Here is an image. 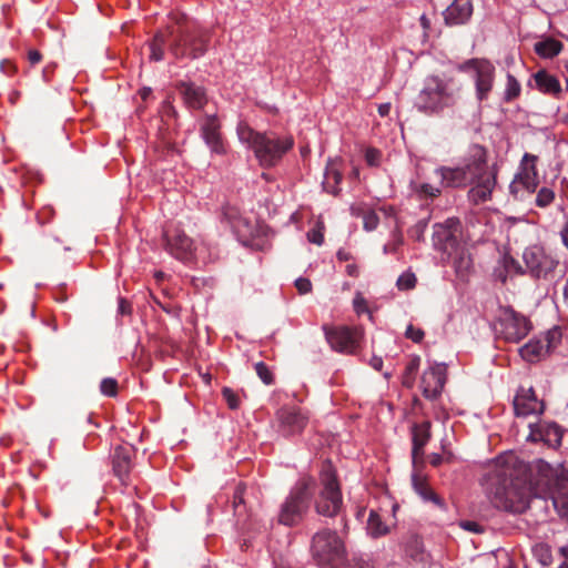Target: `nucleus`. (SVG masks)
I'll use <instances>...</instances> for the list:
<instances>
[{"instance_id":"obj_1","label":"nucleus","mask_w":568,"mask_h":568,"mask_svg":"<svg viewBox=\"0 0 568 568\" xmlns=\"http://www.w3.org/2000/svg\"><path fill=\"white\" fill-rule=\"evenodd\" d=\"M534 466L535 462L528 467L513 454L497 458L489 488V498L496 508L523 513L532 496H542L537 494Z\"/></svg>"},{"instance_id":"obj_2","label":"nucleus","mask_w":568,"mask_h":568,"mask_svg":"<svg viewBox=\"0 0 568 568\" xmlns=\"http://www.w3.org/2000/svg\"><path fill=\"white\" fill-rule=\"evenodd\" d=\"M442 187H465L473 183L468 196L475 204L491 197L497 183L496 168H488L487 150L480 144H471L463 158V165L456 168L440 166L436 170Z\"/></svg>"},{"instance_id":"obj_3","label":"nucleus","mask_w":568,"mask_h":568,"mask_svg":"<svg viewBox=\"0 0 568 568\" xmlns=\"http://www.w3.org/2000/svg\"><path fill=\"white\" fill-rule=\"evenodd\" d=\"M174 19V26H169L165 31H159L150 42L151 60H163L166 45L176 59L184 57L196 59L205 53L207 34L194 31L184 14H175Z\"/></svg>"},{"instance_id":"obj_4","label":"nucleus","mask_w":568,"mask_h":568,"mask_svg":"<svg viewBox=\"0 0 568 568\" xmlns=\"http://www.w3.org/2000/svg\"><path fill=\"white\" fill-rule=\"evenodd\" d=\"M460 91L462 84L454 77L428 75L415 100V108L426 115L440 114L457 104Z\"/></svg>"},{"instance_id":"obj_5","label":"nucleus","mask_w":568,"mask_h":568,"mask_svg":"<svg viewBox=\"0 0 568 568\" xmlns=\"http://www.w3.org/2000/svg\"><path fill=\"white\" fill-rule=\"evenodd\" d=\"M236 133L240 141L254 152L258 163L265 168L274 166L294 144L291 136L257 132L245 121L239 122Z\"/></svg>"},{"instance_id":"obj_6","label":"nucleus","mask_w":568,"mask_h":568,"mask_svg":"<svg viewBox=\"0 0 568 568\" xmlns=\"http://www.w3.org/2000/svg\"><path fill=\"white\" fill-rule=\"evenodd\" d=\"M537 494L549 497L558 515L568 519V468L538 459L535 462Z\"/></svg>"},{"instance_id":"obj_7","label":"nucleus","mask_w":568,"mask_h":568,"mask_svg":"<svg viewBox=\"0 0 568 568\" xmlns=\"http://www.w3.org/2000/svg\"><path fill=\"white\" fill-rule=\"evenodd\" d=\"M434 246L447 254L456 273L467 274L471 267V257L463 241L462 224L458 219L450 217L434 225Z\"/></svg>"},{"instance_id":"obj_8","label":"nucleus","mask_w":568,"mask_h":568,"mask_svg":"<svg viewBox=\"0 0 568 568\" xmlns=\"http://www.w3.org/2000/svg\"><path fill=\"white\" fill-rule=\"evenodd\" d=\"M316 481L312 476L303 475L291 489L278 513V523L295 526L307 514L314 495Z\"/></svg>"},{"instance_id":"obj_9","label":"nucleus","mask_w":568,"mask_h":568,"mask_svg":"<svg viewBox=\"0 0 568 568\" xmlns=\"http://www.w3.org/2000/svg\"><path fill=\"white\" fill-rule=\"evenodd\" d=\"M311 554L320 566L339 568L345 564L346 548L336 531L322 529L312 538Z\"/></svg>"},{"instance_id":"obj_10","label":"nucleus","mask_w":568,"mask_h":568,"mask_svg":"<svg viewBox=\"0 0 568 568\" xmlns=\"http://www.w3.org/2000/svg\"><path fill=\"white\" fill-rule=\"evenodd\" d=\"M321 489L315 499V510L325 517L337 516L343 507V496L336 471L329 462L320 471Z\"/></svg>"},{"instance_id":"obj_11","label":"nucleus","mask_w":568,"mask_h":568,"mask_svg":"<svg viewBox=\"0 0 568 568\" xmlns=\"http://www.w3.org/2000/svg\"><path fill=\"white\" fill-rule=\"evenodd\" d=\"M495 328L505 341L518 343L528 335L531 325L526 316L504 307L499 311Z\"/></svg>"},{"instance_id":"obj_12","label":"nucleus","mask_w":568,"mask_h":568,"mask_svg":"<svg viewBox=\"0 0 568 568\" xmlns=\"http://www.w3.org/2000/svg\"><path fill=\"white\" fill-rule=\"evenodd\" d=\"M562 338L561 329L555 326L547 331L544 335L530 339L527 344L519 348L523 359L529 363L541 361L551 353L560 344Z\"/></svg>"},{"instance_id":"obj_13","label":"nucleus","mask_w":568,"mask_h":568,"mask_svg":"<svg viewBox=\"0 0 568 568\" xmlns=\"http://www.w3.org/2000/svg\"><path fill=\"white\" fill-rule=\"evenodd\" d=\"M326 341L333 349L344 354H354L359 347L363 329L357 326H324Z\"/></svg>"},{"instance_id":"obj_14","label":"nucleus","mask_w":568,"mask_h":568,"mask_svg":"<svg viewBox=\"0 0 568 568\" xmlns=\"http://www.w3.org/2000/svg\"><path fill=\"white\" fill-rule=\"evenodd\" d=\"M523 261L527 272L536 278L547 277L558 265V261L538 244L529 245L524 250Z\"/></svg>"},{"instance_id":"obj_15","label":"nucleus","mask_w":568,"mask_h":568,"mask_svg":"<svg viewBox=\"0 0 568 568\" xmlns=\"http://www.w3.org/2000/svg\"><path fill=\"white\" fill-rule=\"evenodd\" d=\"M163 237L166 251L174 257L189 261L195 252L194 241L186 235L179 224H169L163 230Z\"/></svg>"},{"instance_id":"obj_16","label":"nucleus","mask_w":568,"mask_h":568,"mask_svg":"<svg viewBox=\"0 0 568 568\" xmlns=\"http://www.w3.org/2000/svg\"><path fill=\"white\" fill-rule=\"evenodd\" d=\"M462 70L473 69L476 73V94L479 101L486 100L493 89L495 67L486 59H469L460 67Z\"/></svg>"},{"instance_id":"obj_17","label":"nucleus","mask_w":568,"mask_h":568,"mask_svg":"<svg viewBox=\"0 0 568 568\" xmlns=\"http://www.w3.org/2000/svg\"><path fill=\"white\" fill-rule=\"evenodd\" d=\"M538 156L525 153L520 163V169L515 180L510 184V192L516 195L519 191V186H523L529 193H534L539 184L538 171L536 163Z\"/></svg>"},{"instance_id":"obj_18","label":"nucleus","mask_w":568,"mask_h":568,"mask_svg":"<svg viewBox=\"0 0 568 568\" xmlns=\"http://www.w3.org/2000/svg\"><path fill=\"white\" fill-rule=\"evenodd\" d=\"M200 131L213 154H226L227 145L221 133V123L215 115H206L201 122Z\"/></svg>"},{"instance_id":"obj_19","label":"nucleus","mask_w":568,"mask_h":568,"mask_svg":"<svg viewBox=\"0 0 568 568\" xmlns=\"http://www.w3.org/2000/svg\"><path fill=\"white\" fill-rule=\"evenodd\" d=\"M545 404L539 399L532 387H519L514 398V410L518 417L540 415L544 413Z\"/></svg>"},{"instance_id":"obj_20","label":"nucleus","mask_w":568,"mask_h":568,"mask_svg":"<svg viewBox=\"0 0 568 568\" xmlns=\"http://www.w3.org/2000/svg\"><path fill=\"white\" fill-rule=\"evenodd\" d=\"M446 382V366L444 364H434L429 366L422 375L420 388L426 398L434 399L443 390Z\"/></svg>"},{"instance_id":"obj_21","label":"nucleus","mask_w":568,"mask_h":568,"mask_svg":"<svg viewBox=\"0 0 568 568\" xmlns=\"http://www.w3.org/2000/svg\"><path fill=\"white\" fill-rule=\"evenodd\" d=\"M277 419L285 436L301 434L308 423V416L294 406L278 409Z\"/></svg>"},{"instance_id":"obj_22","label":"nucleus","mask_w":568,"mask_h":568,"mask_svg":"<svg viewBox=\"0 0 568 568\" xmlns=\"http://www.w3.org/2000/svg\"><path fill=\"white\" fill-rule=\"evenodd\" d=\"M529 428L528 439L531 442H541L549 447H557L561 443L562 430L554 423L531 424Z\"/></svg>"},{"instance_id":"obj_23","label":"nucleus","mask_w":568,"mask_h":568,"mask_svg":"<svg viewBox=\"0 0 568 568\" xmlns=\"http://www.w3.org/2000/svg\"><path fill=\"white\" fill-rule=\"evenodd\" d=\"M133 456L134 449L131 445H119L111 455L113 473L123 485L128 484Z\"/></svg>"},{"instance_id":"obj_24","label":"nucleus","mask_w":568,"mask_h":568,"mask_svg":"<svg viewBox=\"0 0 568 568\" xmlns=\"http://www.w3.org/2000/svg\"><path fill=\"white\" fill-rule=\"evenodd\" d=\"M474 11L471 0H454L444 11V20L447 26L465 24Z\"/></svg>"},{"instance_id":"obj_25","label":"nucleus","mask_w":568,"mask_h":568,"mask_svg":"<svg viewBox=\"0 0 568 568\" xmlns=\"http://www.w3.org/2000/svg\"><path fill=\"white\" fill-rule=\"evenodd\" d=\"M179 92L190 109H202L207 102L205 90L194 83L182 82Z\"/></svg>"},{"instance_id":"obj_26","label":"nucleus","mask_w":568,"mask_h":568,"mask_svg":"<svg viewBox=\"0 0 568 568\" xmlns=\"http://www.w3.org/2000/svg\"><path fill=\"white\" fill-rule=\"evenodd\" d=\"M413 437V459L423 458L424 447L430 438V422L426 420L415 424L412 427Z\"/></svg>"},{"instance_id":"obj_27","label":"nucleus","mask_w":568,"mask_h":568,"mask_svg":"<svg viewBox=\"0 0 568 568\" xmlns=\"http://www.w3.org/2000/svg\"><path fill=\"white\" fill-rule=\"evenodd\" d=\"M524 273L525 271L520 264L513 256L505 254L494 270V277L501 283H506L508 277Z\"/></svg>"},{"instance_id":"obj_28","label":"nucleus","mask_w":568,"mask_h":568,"mask_svg":"<svg viewBox=\"0 0 568 568\" xmlns=\"http://www.w3.org/2000/svg\"><path fill=\"white\" fill-rule=\"evenodd\" d=\"M534 80L536 88L545 94L557 97L561 92L559 80L546 70L536 72Z\"/></svg>"},{"instance_id":"obj_29","label":"nucleus","mask_w":568,"mask_h":568,"mask_svg":"<svg viewBox=\"0 0 568 568\" xmlns=\"http://www.w3.org/2000/svg\"><path fill=\"white\" fill-rule=\"evenodd\" d=\"M403 547L405 555L409 559L416 562H425L427 560L428 556L424 549L423 541L417 535H407L404 539Z\"/></svg>"},{"instance_id":"obj_30","label":"nucleus","mask_w":568,"mask_h":568,"mask_svg":"<svg viewBox=\"0 0 568 568\" xmlns=\"http://www.w3.org/2000/svg\"><path fill=\"white\" fill-rule=\"evenodd\" d=\"M412 483L414 490L426 501H432L438 506L442 505V499L428 485L426 477L420 474H414L412 476Z\"/></svg>"},{"instance_id":"obj_31","label":"nucleus","mask_w":568,"mask_h":568,"mask_svg":"<svg viewBox=\"0 0 568 568\" xmlns=\"http://www.w3.org/2000/svg\"><path fill=\"white\" fill-rule=\"evenodd\" d=\"M342 182V172L336 166L335 163L331 162L327 164L325 174H324V181H323V187L326 192L336 195L339 192V184Z\"/></svg>"},{"instance_id":"obj_32","label":"nucleus","mask_w":568,"mask_h":568,"mask_svg":"<svg viewBox=\"0 0 568 568\" xmlns=\"http://www.w3.org/2000/svg\"><path fill=\"white\" fill-rule=\"evenodd\" d=\"M366 531L372 538H381L389 534V527L382 520L379 514L372 509L367 518Z\"/></svg>"},{"instance_id":"obj_33","label":"nucleus","mask_w":568,"mask_h":568,"mask_svg":"<svg viewBox=\"0 0 568 568\" xmlns=\"http://www.w3.org/2000/svg\"><path fill=\"white\" fill-rule=\"evenodd\" d=\"M561 43L552 38L539 41L535 44L536 53L541 58H554L561 51Z\"/></svg>"},{"instance_id":"obj_34","label":"nucleus","mask_w":568,"mask_h":568,"mask_svg":"<svg viewBox=\"0 0 568 568\" xmlns=\"http://www.w3.org/2000/svg\"><path fill=\"white\" fill-rule=\"evenodd\" d=\"M420 365V357L414 356L412 357L404 369V373L402 375V384L406 388H412L415 384L416 375L419 369Z\"/></svg>"},{"instance_id":"obj_35","label":"nucleus","mask_w":568,"mask_h":568,"mask_svg":"<svg viewBox=\"0 0 568 568\" xmlns=\"http://www.w3.org/2000/svg\"><path fill=\"white\" fill-rule=\"evenodd\" d=\"M520 83L513 74H507V84L505 90V101L510 102L520 95Z\"/></svg>"},{"instance_id":"obj_36","label":"nucleus","mask_w":568,"mask_h":568,"mask_svg":"<svg viewBox=\"0 0 568 568\" xmlns=\"http://www.w3.org/2000/svg\"><path fill=\"white\" fill-rule=\"evenodd\" d=\"M555 191L550 187L544 186L537 192L535 203L538 207H547L555 201Z\"/></svg>"},{"instance_id":"obj_37","label":"nucleus","mask_w":568,"mask_h":568,"mask_svg":"<svg viewBox=\"0 0 568 568\" xmlns=\"http://www.w3.org/2000/svg\"><path fill=\"white\" fill-rule=\"evenodd\" d=\"M416 275L413 272L407 271L399 275L396 282V286L399 291H409L416 286Z\"/></svg>"},{"instance_id":"obj_38","label":"nucleus","mask_w":568,"mask_h":568,"mask_svg":"<svg viewBox=\"0 0 568 568\" xmlns=\"http://www.w3.org/2000/svg\"><path fill=\"white\" fill-rule=\"evenodd\" d=\"M324 223L322 221H317L314 227L307 232V240L316 245H322L324 243Z\"/></svg>"},{"instance_id":"obj_39","label":"nucleus","mask_w":568,"mask_h":568,"mask_svg":"<svg viewBox=\"0 0 568 568\" xmlns=\"http://www.w3.org/2000/svg\"><path fill=\"white\" fill-rule=\"evenodd\" d=\"M255 372L257 376L263 381L264 384L271 385L274 382L273 373L270 368L263 363L258 362L255 364Z\"/></svg>"},{"instance_id":"obj_40","label":"nucleus","mask_w":568,"mask_h":568,"mask_svg":"<svg viewBox=\"0 0 568 568\" xmlns=\"http://www.w3.org/2000/svg\"><path fill=\"white\" fill-rule=\"evenodd\" d=\"M222 396L225 399L229 408L237 409L240 407L241 400L239 395L231 388L224 387L222 389Z\"/></svg>"},{"instance_id":"obj_41","label":"nucleus","mask_w":568,"mask_h":568,"mask_svg":"<svg viewBox=\"0 0 568 568\" xmlns=\"http://www.w3.org/2000/svg\"><path fill=\"white\" fill-rule=\"evenodd\" d=\"M100 390L105 396H115L118 394V382L114 378H104L100 384Z\"/></svg>"},{"instance_id":"obj_42","label":"nucleus","mask_w":568,"mask_h":568,"mask_svg":"<svg viewBox=\"0 0 568 568\" xmlns=\"http://www.w3.org/2000/svg\"><path fill=\"white\" fill-rule=\"evenodd\" d=\"M353 307L357 315L369 313L367 301L361 292H356L353 300Z\"/></svg>"},{"instance_id":"obj_43","label":"nucleus","mask_w":568,"mask_h":568,"mask_svg":"<svg viewBox=\"0 0 568 568\" xmlns=\"http://www.w3.org/2000/svg\"><path fill=\"white\" fill-rule=\"evenodd\" d=\"M416 192L424 197H436L442 193L440 187L434 186L429 183H423L416 187Z\"/></svg>"},{"instance_id":"obj_44","label":"nucleus","mask_w":568,"mask_h":568,"mask_svg":"<svg viewBox=\"0 0 568 568\" xmlns=\"http://www.w3.org/2000/svg\"><path fill=\"white\" fill-rule=\"evenodd\" d=\"M378 223H379V217L373 210H371L368 213H365V215L363 217V224H364V229L366 231H368V232L374 231L378 226Z\"/></svg>"},{"instance_id":"obj_45","label":"nucleus","mask_w":568,"mask_h":568,"mask_svg":"<svg viewBox=\"0 0 568 568\" xmlns=\"http://www.w3.org/2000/svg\"><path fill=\"white\" fill-rule=\"evenodd\" d=\"M405 336L415 343H420L425 336L422 328L408 325L405 332Z\"/></svg>"},{"instance_id":"obj_46","label":"nucleus","mask_w":568,"mask_h":568,"mask_svg":"<svg viewBox=\"0 0 568 568\" xmlns=\"http://www.w3.org/2000/svg\"><path fill=\"white\" fill-rule=\"evenodd\" d=\"M381 152L377 149L368 148L365 152V160L368 165L376 166L381 161Z\"/></svg>"},{"instance_id":"obj_47","label":"nucleus","mask_w":568,"mask_h":568,"mask_svg":"<svg viewBox=\"0 0 568 568\" xmlns=\"http://www.w3.org/2000/svg\"><path fill=\"white\" fill-rule=\"evenodd\" d=\"M295 287L300 294H307L312 291V283L306 277H300L295 281Z\"/></svg>"},{"instance_id":"obj_48","label":"nucleus","mask_w":568,"mask_h":568,"mask_svg":"<svg viewBox=\"0 0 568 568\" xmlns=\"http://www.w3.org/2000/svg\"><path fill=\"white\" fill-rule=\"evenodd\" d=\"M371 209L364 203H355L351 206V213L356 217H364L365 213H368Z\"/></svg>"},{"instance_id":"obj_49","label":"nucleus","mask_w":568,"mask_h":568,"mask_svg":"<svg viewBox=\"0 0 568 568\" xmlns=\"http://www.w3.org/2000/svg\"><path fill=\"white\" fill-rule=\"evenodd\" d=\"M0 70L3 74L11 77L17 72V67L12 61L3 60L0 63Z\"/></svg>"},{"instance_id":"obj_50","label":"nucleus","mask_w":568,"mask_h":568,"mask_svg":"<svg viewBox=\"0 0 568 568\" xmlns=\"http://www.w3.org/2000/svg\"><path fill=\"white\" fill-rule=\"evenodd\" d=\"M41 60H42V54L40 53V51H38L36 49L28 51V61L30 62L31 65L40 63Z\"/></svg>"},{"instance_id":"obj_51","label":"nucleus","mask_w":568,"mask_h":568,"mask_svg":"<svg viewBox=\"0 0 568 568\" xmlns=\"http://www.w3.org/2000/svg\"><path fill=\"white\" fill-rule=\"evenodd\" d=\"M339 568H373V566L363 559H353L352 565L341 566Z\"/></svg>"},{"instance_id":"obj_52","label":"nucleus","mask_w":568,"mask_h":568,"mask_svg":"<svg viewBox=\"0 0 568 568\" xmlns=\"http://www.w3.org/2000/svg\"><path fill=\"white\" fill-rule=\"evenodd\" d=\"M55 68H57L55 63L47 64L43 68L42 74H43L44 81H50L51 80V77L54 73Z\"/></svg>"},{"instance_id":"obj_53","label":"nucleus","mask_w":568,"mask_h":568,"mask_svg":"<svg viewBox=\"0 0 568 568\" xmlns=\"http://www.w3.org/2000/svg\"><path fill=\"white\" fill-rule=\"evenodd\" d=\"M560 237L565 247L568 250V220L564 223L560 230Z\"/></svg>"},{"instance_id":"obj_54","label":"nucleus","mask_w":568,"mask_h":568,"mask_svg":"<svg viewBox=\"0 0 568 568\" xmlns=\"http://www.w3.org/2000/svg\"><path fill=\"white\" fill-rule=\"evenodd\" d=\"M462 527L465 528L466 530L474 531V532L481 531L479 528V525L475 521H464L462 524Z\"/></svg>"},{"instance_id":"obj_55","label":"nucleus","mask_w":568,"mask_h":568,"mask_svg":"<svg viewBox=\"0 0 568 568\" xmlns=\"http://www.w3.org/2000/svg\"><path fill=\"white\" fill-rule=\"evenodd\" d=\"M346 273L352 277H357L359 275L358 266L355 263L347 264Z\"/></svg>"},{"instance_id":"obj_56","label":"nucleus","mask_w":568,"mask_h":568,"mask_svg":"<svg viewBox=\"0 0 568 568\" xmlns=\"http://www.w3.org/2000/svg\"><path fill=\"white\" fill-rule=\"evenodd\" d=\"M119 312L121 314H129L131 312V305L124 298H121L119 302Z\"/></svg>"},{"instance_id":"obj_57","label":"nucleus","mask_w":568,"mask_h":568,"mask_svg":"<svg viewBox=\"0 0 568 568\" xmlns=\"http://www.w3.org/2000/svg\"><path fill=\"white\" fill-rule=\"evenodd\" d=\"M390 103H383L378 105V114L381 116H387L390 112Z\"/></svg>"},{"instance_id":"obj_58","label":"nucleus","mask_w":568,"mask_h":568,"mask_svg":"<svg viewBox=\"0 0 568 568\" xmlns=\"http://www.w3.org/2000/svg\"><path fill=\"white\" fill-rule=\"evenodd\" d=\"M336 257L342 261V262H346V261H349L352 258V255L349 252L341 248L338 250L337 254H336Z\"/></svg>"},{"instance_id":"obj_59","label":"nucleus","mask_w":568,"mask_h":568,"mask_svg":"<svg viewBox=\"0 0 568 568\" xmlns=\"http://www.w3.org/2000/svg\"><path fill=\"white\" fill-rule=\"evenodd\" d=\"M429 463L432 466L437 467L443 463V457L439 454H432L429 456Z\"/></svg>"},{"instance_id":"obj_60","label":"nucleus","mask_w":568,"mask_h":568,"mask_svg":"<svg viewBox=\"0 0 568 568\" xmlns=\"http://www.w3.org/2000/svg\"><path fill=\"white\" fill-rule=\"evenodd\" d=\"M371 365L376 369V371H381L382 369V366H383V361L381 357H373L371 359Z\"/></svg>"},{"instance_id":"obj_61","label":"nucleus","mask_w":568,"mask_h":568,"mask_svg":"<svg viewBox=\"0 0 568 568\" xmlns=\"http://www.w3.org/2000/svg\"><path fill=\"white\" fill-rule=\"evenodd\" d=\"M420 24H422L423 29H425V30L429 29V27H430V21L425 14H423L420 17Z\"/></svg>"},{"instance_id":"obj_62","label":"nucleus","mask_w":568,"mask_h":568,"mask_svg":"<svg viewBox=\"0 0 568 568\" xmlns=\"http://www.w3.org/2000/svg\"><path fill=\"white\" fill-rule=\"evenodd\" d=\"M395 250H396V244H394V245L386 244V245L384 246V252H385V253H388V252H395Z\"/></svg>"},{"instance_id":"obj_63","label":"nucleus","mask_w":568,"mask_h":568,"mask_svg":"<svg viewBox=\"0 0 568 568\" xmlns=\"http://www.w3.org/2000/svg\"><path fill=\"white\" fill-rule=\"evenodd\" d=\"M150 93H151V90L149 88H144L140 91L142 99H146Z\"/></svg>"},{"instance_id":"obj_64","label":"nucleus","mask_w":568,"mask_h":568,"mask_svg":"<svg viewBox=\"0 0 568 568\" xmlns=\"http://www.w3.org/2000/svg\"><path fill=\"white\" fill-rule=\"evenodd\" d=\"M565 298L568 301V278L564 290Z\"/></svg>"}]
</instances>
